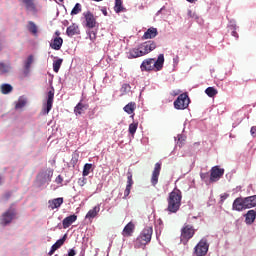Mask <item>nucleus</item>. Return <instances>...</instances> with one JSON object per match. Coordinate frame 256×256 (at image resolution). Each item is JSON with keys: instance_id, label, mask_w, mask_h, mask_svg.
I'll use <instances>...</instances> for the list:
<instances>
[{"instance_id": "nucleus-2", "label": "nucleus", "mask_w": 256, "mask_h": 256, "mask_svg": "<svg viewBox=\"0 0 256 256\" xmlns=\"http://www.w3.org/2000/svg\"><path fill=\"white\" fill-rule=\"evenodd\" d=\"M195 233H197V229L191 224L185 223L181 228L180 241L183 245H187L190 239L195 237Z\"/></svg>"}, {"instance_id": "nucleus-48", "label": "nucleus", "mask_w": 256, "mask_h": 256, "mask_svg": "<svg viewBox=\"0 0 256 256\" xmlns=\"http://www.w3.org/2000/svg\"><path fill=\"white\" fill-rule=\"evenodd\" d=\"M138 49L142 52V57H145V55H149V53H145V48H141V45L138 46Z\"/></svg>"}, {"instance_id": "nucleus-19", "label": "nucleus", "mask_w": 256, "mask_h": 256, "mask_svg": "<svg viewBox=\"0 0 256 256\" xmlns=\"http://www.w3.org/2000/svg\"><path fill=\"white\" fill-rule=\"evenodd\" d=\"M81 30H79V26L77 24L70 25L66 30V35L68 37H73L74 35H80Z\"/></svg>"}, {"instance_id": "nucleus-24", "label": "nucleus", "mask_w": 256, "mask_h": 256, "mask_svg": "<svg viewBox=\"0 0 256 256\" xmlns=\"http://www.w3.org/2000/svg\"><path fill=\"white\" fill-rule=\"evenodd\" d=\"M135 109H137V104L135 102H130L124 107L125 113L132 115V119L135 117Z\"/></svg>"}, {"instance_id": "nucleus-16", "label": "nucleus", "mask_w": 256, "mask_h": 256, "mask_svg": "<svg viewBox=\"0 0 256 256\" xmlns=\"http://www.w3.org/2000/svg\"><path fill=\"white\" fill-rule=\"evenodd\" d=\"M66 240H67V234H65L61 239L57 240L56 243L52 245L48 255H53V253H55L57 249H60V247H63Z\"/></svg>"}, {"instance_id": "nucleus-28", "label": "nucleus", "mask_w": 256, "mask_h": 256, "mask_svg": "<svg viewBox=\"0 0 256 256\" xmlns=\"http://www.w3.org/2000/svg\"><path fill=\"white\" fill-rule=\"evenodd\" d=\"M19 1L24 3L27 11H35V9H37L35 6V2L33 0H19Z\"/></svg>"}, {"instance_id": "nucleus-23", "label": "nucleus", "mask_w": 256, "mask_h": 256, "mask_svg": "<svg viewBox=\"0 0 256 256\" xmlns=\"http://www.w3.org/2000/svg\"><path fill=\"white\" fill-rule=\"evenodd\" d=\"M133 231H135V224H133V222H129L124 227L122 235L123 237H131V235H133Z\"/></svg>"}, {"instance_id": "nucleus-6", "label": "nucleus", "mask_w": 256, "mask_h": 256, "mask_svg": "<svg viewBox=\"0 0 256 256\" xmlns=\"http://www.w3.org/2000/svg\"><path fill=\"white\" fill-rule=\"evenodd\" d=\"M17 212L15 209L9 208L6 212H4L0 218V224L7 226L12 223L13 219H15Z\"/></svg>"}, {"instance_id": "nucleus-57", "label": "nucleus", "mask_w": 256, "mask_h": 256, "mask_svg": "<svg viewBox=\"0 0 256 256\" xmlns=\"http://www.w3.org/2000/svg\"><path fill=\"white\" fill-rule=\"evenodd\" d=\"M103 14H104L105 16H107V10H104V11H103Z\"/></svg>"}, {"instance_id": "nucleus-22", "label": "nucleus", "mask_w": 256, "mask_h": 256, "mask_svg": "<svg viewBox=\"0 0 256 256\" xmlns=\"http://www.w3.org/2000/svg\"><path fill=\"white\" fill-rule=\"evenodd\" d=\"M255 219H256V211L249 210L245 215L246 225H253V223H255Z\"/></svg>"}, {"instance_id": "nucleus-35", "label": "nucleus", "mask_w": 256, "mask_h": 256, "mask_svg": "<svg viewBox=\"0 0 256 256\" xmlns=\"http://www.w3.org/2000/svg\"><path fill=\"white\" fill-rule=\"evenodd\" d=\"M27 105V99L20 97L16 102L15 109H23Z\"/></svg>"}, {"instance_id": "nucleus-8", "label": "nucleus", "mask_w": 256, "mask_h": 256, "mask_svg": "<svg viewBox=\"0 0 256 256\" xmlns=\"http://www.w3.org/2000/svg\"><path fill=\"white\" fill-rule=\"evenodd\" d=\"M233 211H245V209H249L247 206V200L245 197H238L234 200L232 204Z\"/></svg>"}, {"instance_id": "nucleus-38", "label": "nucleus", "mask_w": 256, "mask_h": 256, "mask_svg": "<svg viewBox=\"0 0 256 256\" xmlns=\"http://www.w3.org/2000/svg\"><path fill=\"white\" fill-rule=\"evenodd\" d=\"M205 93H206V95H208V97H215V95H217L218 91L214 87H208L205 90Z\"/></svg>"}, {"instance_id": "nucleus-53", "label": "nucleus", "mask_w": 256, "mask_h": 256, "mask_svg": "<svg viewBox=\"0 0 256 256\" xmlns=\"http://www.w3.org/2000/svg\"><path fill=\"white\" fill-rule=\"evenodd\" d=\"M76 255V252L74 249H70L69 252H68V256H75Z\"/></svg>"}, {"instance_id": "nucleus-40", "label": "nucleus", "mask_w": 256, "mask_h": 256, "mask_svg": "<svg viewBox=\"0 0 256 256\" xmlns=\"http://www.w3.org/2000/svg\"><path fill=\"white\" fill-rule=\"evenodd\" d=\"M79 13H81V5L79 3H76L71 11V15H79Z\"/></svg>"}, {"instance_id": "nucleus-1", "label": "nucleus", "mask_w": 256, "mask_h": 256, "mask_svg": "<svg viewBox=\"0 0 256 256\" xmlns=\"http://www.w3.org/2000/svg\"><path fill=\"white\" fill-rule=\"evenodd\" d=\"M183 199V193L178 188H174L172 192L169 193L167 203L168 206L166 211L168 213H177L181 209V201Z\"/></svg>"}, {"instance_id": "nucleus-41", "label": "nucleus", "mask_w": 256, "mask_h": 256, "mask_svg": "<svg viewBox=\"0 0 256 256\" xmlns=\"http://www.w3.org/2000/svg\"><path fill=\"white\" fill-rule=\"evenodd\" d=\"M78 185L80 187H85V185H87V178H85V176H82L81 178H79Z\"/></svg>"}, {"instance_id": "nucleus-30", "label": "nucleus", "mask_w": 256, "mask_h": 256, "mask_svg": "<svg viewBox=\"0 0 256 256\" xmlns=\"http://www.w3.org/2000/svg\"><path fill=\"white\" fill-rule=\"evenodd\" d=\"M0 90L3 95H9L13 91V86L11 84H2Z\"/></svg>"}, {"instance_id": "nucleus-49", "label": "nucleus", "mask_w": 256, "mask_h": 256, "mask_svg": "<svg viewBox=\"0 0 256 256\" xmlns=\"http://www.w3.org/2000/svg\"><path fill=\"white\" fill-rule=\"evenodd\" d=\"M250 133L253 137H256V126H253L250 130Z\"/></svg>"}, {"instance_id": "nucleus-50", "label": "nucleus", "mask_w": 256, "mask_h": 256, "mask_svg": "<svg viewBox=\"0 0 256 256\" xmlns=\"http://www.w3.org/2000/svg\"><path fill=\"white\" fill-rule=\"evenodd\" d=\"M200 177H201V179H203V181H205V179H207L209 177V173H201Z\"/></svg>"}, {"instance_id": "nucleus-4", "label": "nucleus", "mask_w": 256, "mask_h": 256, "mask_svg": "<svg viewBox=\"0 0 256 256\" xmlns=\"http://www.w3.org/2000/svg\"><path fill=\"white\" fill-rule=\"evenodd\" d=\"M189 103H191V100L189 99V95H187V93H182L174 101V107L175 109H178V110L187 109V107H189Z\"/></svg>"}, {"instance_id": "nucleus-3", "label": "nucleus", "mask_w": 256, "mask_h": 256, "mask_svg": "<svg viewBox=\"0 0 256 256\" xmlns=\"http://www.w3.org/2000/svg\"><path fill=\"white\" fill-rule=\"evenodd\" d=\"M151 237H153V228L146 227L142 230L136 241L139 245L145 247V245L151 243Z\"/></svg>"}, {"instance_id": "nucleus-51", "label": "nucleus", "mask_w": 256, "mask_h": 256, "mask_svg": "<svg viewBox=\"0 0 256 256\" xmlns=\"http://www.w3.org/2000/svg\"><path fill=\"white\" fill-rule=\"evenodd\" d=\"M232 37H235L236 39H239V34L237 33V30H233L231 32Z\"/></svg>"}, {"instance_id": "nucleus-42", "label": "nucleus", "mask_w": 256, "mask_h": 256, "mask_svg": "<svg viewBox=\"0 0 256 256\" xmlns=\"http://www.w3.org/2000/svg\"><path fill=\"white\" fill-rule=\"evenodd\" d=\"M131 187H133V185L131 184L126 185V189L124 191V198L129 197V195L131 194Z\"/></svg>"}, {"instance_id": "nucleus-31", "label": "nucleus", "mask_w": 256, "mask_h": 256, "mask_svg": "<svg viewBox=\"0 0 256 256\" xmlns=\"http://www.w3.org/2000/svg\"><path fill=\"white\" fill-rule=\"evenodd\" d=\"M114 11L115 13H121L125 11V8L123 7V0H115Z\"/></svg>"}, {"instance_id": "nucleus-27", "label": "nucleus", "mask_w": 256, "mask_h": 256, "mask_svg": "<svg viewBox=\"0 0 256 256\" xmlns=\"http://www.w3.org/2000/svg\"><path fill=\"white\" fill-rule=\"evenodd\" d=\"M101 207L95 206L93 209L89 210L85 216V219H95V216L99 214Z\"/></svg>"}, {"instance_id": "nucleus-52", "label": "nucleus", "mask_w": 256, "mask_h": 256, "mask_svg": "<svg viewBox=\"0 0 256 256\" xmlns=\"http://www.w3.org/2000/svg\"><path fill=\"white\" fill-rule=\"evenodd\" d=\"M227 197H229V194H224L221 196V199H220V203H224L225 199H227Z\"/></svg>"}, {"instance_id": "nucleus-20", "label": "nucleus", "mask_w": 256, "mask_h": 256, "mask_svg": "<svg viewBox=\"0 0 256 256\" xmlns=\"http://www.w3.org/2000/svg\"><path fill=\"white\" fill-rule=\"evenodd\" d=\"M50 47L51 49H54V51H59L61 47H63V38L55 37L50 43Z\"/></svg>"}, {"instance_id": "nucleus-29", "label": "nucleus", "mask_w": 256, "mask_h": 256, "mask_svg": "<svg viewBox=\"0 0 256 256\" xmlns=\"http://www.w3.org/2000/svg\"><path fill=\"white\" fill-rule=\"evenodd\" d=\"M245 198L248 209H253V207H256V195L248 196Z\"/></svg>"}, {"instance_id": "nucleus-58", "label": "nucleus", "mask_w": 256, "mask_h": 256, "mask_svg": "<svg viewBox=\"0 0 256 256\" xmlns=\"http://www.w3.org/2000/svg\"><path fill=\"white\" fill-rule=\"evenodd\" d=\"M59 1L63 2V0H59Z\"/></svg>"}, {"instance_id": "nucleus-36", "label": "nucleus", "mask_w": 256, "mask_h": 256, "mask_svg": "<svg viewBox=\"0 0 256 256\" xmlns=\"http://www.w3.org/2000/svg\"><path fill=\"white\" fill-rule=\"evenodd\" d=\"M92 169H93V164H89V163L85 164L82 172L83 177H87L89 173H91Z\"/></svg>"}, {"instance_id": "nucleus-5", "label": "nucleus", "mask_w": 256, "mask_h": 256, "mask_svg": "<svg viewBox=\"0 0 256 256\" xmlns=\"http://www.w3.org/2000/svg\"><path fill=\"white\" fill-rule=\"evenodd\" d=\"M209 251V242L207 239L202 238L194 248L195 256H205Z\"/></svg>"}, {"instance_id": "nucleus-10", "label": "nucleus", "mask_w": 256, "mask_h": 256, "mask_svg": "<svg viewBox=\"0 0 256 256\" xmlns=\"http://www.w3.org/2000/svg\"><path fill=\"white\" fill-rule=\"evenodd\" d=\"M53 99H55V92L49 91L46 105L42 109V115H49L51 109H53Z\"/></svg>"}, {"instance_id": "nucleus-26", "label": "nucleus", "mask_w": 256, "mask_h": 256, "mask_svg": "<svg viewBox=\"0 0 256 256\" xmlns=\"http://www.w3.org/2000/svg\"><path fill=\"white\" fill-rule=\"evenodd\" d=\"M138 57H143V52L137 48H132L128 53V59H137Z\"/></svg>"}, {"instance_id": "nucleus-32", "label": "nucleus", "mask_w": 256, "mask_h": 256, "mask_svg": "<svg viewBox=\"0 0 256 256\" xmlns=\"http://www.w3.org/2000/svg\"><path fill=\"white\" fill-rule=\"evenodd\" d=\"M11 71V64H5L0 62V73L1 75H5V73H9Z\"/></svg>"}, {"instance_id": "nucleus-33", "label": "nucleus", "mask_w": 256, "mask_h": 256, "mask_svg": "<svg viewBox=\"0 0 256 256\" xmlns=\"http://www.w3.org/2000/svg\"><path fill=\"white\" fill-rule=\"evenodd\" d=\"M61 65H63V59L58 58L53 62V71L54 73H59V70L61 69Z\"/></svg>"}, {"instance_id": "nucleus-25", "label": "nucleus", "mask_w": 256, "mask_h": 256, "mask_svg": "<svg viewBox=\"0 0 256 256\" xmlns=\"http://www.w3.org/2000/svg\"><path fill=\"white\" fill-rule=\"evenodd\" d=\"M88 109H89V104L85 105L79 102L74 108V113L75 115H83V112L87 111Z\"/></svg>"}, {"instance_id": "nucleus-34", "label": "nucleus", "mask_w": 256, "mask_h": 256, "mask_svg": "<svg viewBox=\"0 0 256 256\" xmlns=\"http://www.w3.org/2000/svg\"><path fill=\"white\" fill-rule=\"evenodd\" d=\"M27 29L32 35H37V25L33 21L28 22Z\"/></svg>"}, {"instance_id": "nucleus-44", "label": "nucleus", "mask_w": 256, "mask_h": 256, "mask_svg": "<svg viewBox=\"0 0 256 256\" xmlns=\"http://www.w3.org/2000/svg\"><path fill=\"white\" fill-rule=\"evenodd\" d=\"M127 185H133V174L131 172H127Z\"/></svg>"}, {"instance_id": "nucleus-37", "label": "nucleus", "mask_w": 256, "mask_h": 256, "mask_svg": "<svg viewBox=\"0 0 256 256\" xmlns=\"http://www.w3.org/2000/svg\"><path fill=\"white\" fill-rule=\"evenodd\" d=\"M137 127H139V123L137 122H133L129 125V133L130 135H135V133H137Z\"/></svg>"}, {"instance_id": "nucleus-9", "label": "nucleus", "mask_w": 256, "mask_h": 256, "mask_svg": "<svg viewBox=\"0 0 256 256\" xmlns=\"http://www.w3.org/2000/svg\"><path fill=\"white\" fill-rule=\"evenodd\" d=\"M37 179L41 185H45V183H51V179H53V170H46L45 172H41L37 175Z\"/></svg>"}, {"instance_id": "nucleus-18", "label": "nucleus", "mask_w": 256, "mask_h": 256, "mask_svg": "<svg viewBox=\"0 0 256 256\" xmlns=\"http://www.w3.org/2000/svg\"><path fill=\"white\" fill-rule=\"evenodd\" d=\"M61 205H63V198H54L52 200L48 201V207L49 209H59V207H61Z\"/></svg>"}, {"instance_id": "nucleus-56", "label": "nucleus", "mask_w": 256, "mask_h": 256, "mask_svg": "<svg viewBox=\"0 0 256 256\" xmlns=\"http://www.w3.org/2000/svg\"><path fill=\"white\" fill-rule=\"evenodd\" d=\"M3 178L0 176V185H2Z\"/></svg>"}, {"instance_id": "nucleus-45", "label": "nucleus", "mask_w": 256, "mask_h": 256, "mask_svg": "<svg viewBox=\"0 0 256 256\" xmlns=\"http://www.w3.org/2000/svg\"><path fill=\"white\" fill-rule=\"evenodd\" d=\"M78 161H79V155L75 154V155L72 157V159H71V164H72V165H77Z\"/></svg>"}, {"instance_id": "nucleus-11", "label": "nucleus", "mask_w": 256, "mask_h": 256, "mask_svg": "<svg viewBox=\"0 0 256 256\" xmlns=\"http://www.w3.org/2000/svg\"><path fill=\"white\" fill-rule=\"evenodd\" d=\"M84 17L86 21V27L88 29H95V27H97V19L95 18V15L91 13V11L84 13Z\"/></svg>"}, {"instance_id": "nucleus-12", "label": "nucleus", "mask_w": 256, "mask_h": 256, "mask_svg": "<svg viewBox=\"0 0 256 256\" xmlns=\"http://www.w3.org/2000/svg\"><path fill=\"white\" fill-rule=\"evenodd\" d=\"M155 58H147L145 60H143V62L140 65V69L141 71H155Z\"/></svg>"}, {"instance_id": "nucleus-7", "label": "nucleus", "mask_w": 256, "mask_h": 256, "mask_svg": "<svg viewBox=\"0 0 256 256\" xmlns=\"http://www.w3.org/2000/svg\"><path fill=\"white\" fill-rule=\"evenodd\" d=\"M225 175V169L219 166H214L210 170V183H215L219 181Z\"/></svg>"}, {"instance_id": "nucleus-17", "label": "nucleus", "mask_w": 256, "mask_h": 256, "mask_svg": "<svg viewBox=\"0 0 256 256\" xmlns=\"http://www.w3.org/2000/svg\"><path fill=\"white\" fill-rule=\"evenodd\" d=\"M75 221H77V215L73 214V215L67 216L62 221L63 229H69V227H71V225H73Z\"/></svg>"}, {"instance_id": "nucleus-46", "label": "nucleus", "mask_w": 256, "mask_h": 256, "mask_svg": "<svg viewBox=\"0 0 256 256\" xmlns=\"http://www.w3.org/2000/svg\"><path fill=\"white\" fill-rule=\"evenodd\" d=\"M188 17H190L191 19H197V14L192 10H188Z\"/></svg>"}, {"instance_id": "nucleus-39", "label": "nucleus", "mask_w": 256, "mask_h": 256, "mask_svg": "<svg viewBox=\"0 0 256 256\" xmlns=\"http://www.w3.org/2000/svg\"><path fill=\"white\" fill-rule=\"evenodd\" d=\"M31 65H33V55L28 56L24 68L26 71H29L31 69Z\"/></svg>"}, {"instance_id": "nucleus-43", "label": "nucleus", "mask_w": 256, "mask_h": 256, "mask_svg": "<svg viewBox=\"0 0 256 256\" xmlns=\"http://www.w3.org/2000/svg\"><path fill=\"white\" fill-rule=\"evenodd\" d=\"M89 39L94 43V41L97 39V33L95 31H89L88 32Z\"/></svg>"}, {"instance_id": "nucleus-15", "label": "nucleus", "mask_w": 256, "mask_h": 256, "mask_svg": "<svg viewBox=\"0 0 256 256\" xmlns=\"http://www.w3.org/2000/svg\"><path fill=\"white\" fill-rule=\"evenodd\" d=\"M159 35V31H157V28L150 27L142 36L143 41L147 39H155Z\"/></svg>"}, {"instance_id": "nucleus-14", "label": "nucleus", "mask_w": 256, "mask_h": 256, "mask_svg": "<svg viewBox=\"0 0 256 256\" xmlns=\"http://www.w3.org/2000/svg\"><path fill=\"white\" fill-rule=\"evenodd\" d=\"M140 49H144V53H151L157 49V43L155 41H146L140 44Z\"/></svg>"}, {"instance_id": "nucleus-21", "label": "nucleus", "mask_w": 256, "mask_h": 256, "mask_svg": "<svg viewBox=\"0 0 256 256\" xmlns=\"http://www.w3.org/2000/svg\"><path fill=\"white\" fill-rule=\"evenodd\" d=\"M165 64V56L163 54H159L157 60H154V70L161 71L163 69V65Z\"/></svg>"}, {"instance_id": "nucleus-54", "label": "nucleus", "mask_w": 256, "mask_h": 256, "mask_svg": "<svg viewBox=\"0 0 256 256\" xmlns=\"http://www.w3.org/2000/svg\"><path fill=\"white\" fill-rule=\"evenodd\" d=\"M4 197L6 200H8L11 197V193H6Z\"/></svg>"}, {"instance_id": "nucleus-55", "label": "nucleus", "mask_w": 256, "mask_h": 256, "mask_svg": "<svg viewBox=\"0 0 256 256\" xmlns=\"http://www.w3.org/2000/svg\"><path fill=\"white\" fill-rule=\"evenodd\" d=\"M55 35H56L57 37H59V35H61V33H60L59 31H56V32H55Z\"/></svg>"}, {"instance_id": "nucleus-47", "label": "nucleus", "mask_w": 256, "mask_h": 256, "mask_svg": "<svg viewBox=\"0 0 256 256\" xmlns=\"http://www.w3.org/2000/svg\"><path fill=\"white\" fill-rule=\"evenodd\" d=\"M55 183H57V185H61L63 183V176L58 175L55 179Z\"/></svg>"}, {"instance_id": "nucleus-13", "label": "nucleus", "mask_w": 256, "mask_h": 256, "mask_svg": "<svg viewBox=\"0 0 256 256\" xmlns=\"http://www.w3.org/2000/svg\"><path fill=\"white\" fill-rule=\"evenodd\" d=\"M159 175H161V163L158 162L154 166V170L151 176V184L155 187L159 183Z\"/></svg>"}]
</instances>
